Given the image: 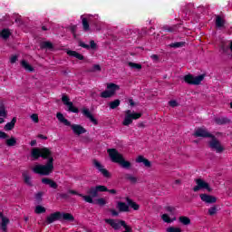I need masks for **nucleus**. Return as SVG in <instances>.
Wrapping results in <instances>:
<instances>
[{"label":"nucleus","mask_w":232,"mask_h":232,"mask_svg":"<svg viewBox=\"0 0 232 232\" xmlns=\"http://www.w3.org/2000/svg\"><path fill=\"white\" fill-rule=\"evenodd\" d=\"M211 140L208 142L209 148L211 150H215L216 153H222L224 151V147H222V144H220V140L215 137V135L212 134Z\"/></svg>","instance_id":"nucleus-7"},{"label":"nucleus","mask_w":232,"mask_h":232,"mask_svg":"<svg viewBox=\"0 0 232 232\" xmlns=\"http://www.w3.org/2000/svg\"><path fill=\"white\" fill-rule=\"evenodd\" d=\"M109 106H110L111 110H116V108H119V106H121V100L116 99V100L109 102Z\"/></svg>","instance_id":"nucleus-36"},{"label":"nucleus","mask_w":232,"mask_h":232,"mask_svg":"<svg viewBox=\"0 0 232 232\" xmlns=\"http://www.w3.org/2000/svg\"><path fill=\"white\" fill-rule=\"evenodd\" d=\"M60 197H61V198H69L70 196L66 193H61Z\"/></svg>","instance_id":"nucleus-62"},{"label":"nucleus","mask_w":232,"mask_h":232,"mask_svg":"<svg viewBox=\"0 0 232 232\" xmlns=\"http://www.w3.org/2000/svg\"><path fill=\"white\" fill-rule=\"evenodd\" d=\"M206 78V74H200L198 76H193V74H186L183 77V81L187 84L194 85V86H198L202 81Z\"/></svg>","instance_id":"nucleus-4"},{"label":"nucleus","mask_w":232,"mask_h":232,"mask_svg":"<svg viewBox=\"0 0 232 232\" xmlns=\"http://www.w3.org/2000/svg\"><path fill=\"white\" fill-rule=\"evenodd\" d=\"M226 24V21L223 20L222 16L217 15L216 16V26L218 28H222Z\"/></svg>","instance_id":"nucleus-30"},{"label":"nucleus","mask_w":232,"mask_h":232,"mask_svg":"<svg viewBox=\"0 0 232 232\" xmlns=\"http://www.w3.org/2000/svg\"><path fill=\"white\" fill-rule=\"evenodd\" d=\"M150 59L153 61V63H159V55L158 54H151Z\"/></svg>","instance_id":"nucleus-55"},{"label":"nucleus","mask_w":232,"mask_h":232,"mask_svg":"<svg viewBox=\"0 0 232 232\" xmlns=\"http://www.w3.org/2000/svg\"><path fill=\"white\" fill-rule=\"evenodd\" d=\"M121 222H124V220L112 218L105 219V223L109 224V226H111V227H112V229H114L115 231H119V229L122 227V224H121Z\"/></svg>","instance_id":"nucleus-9"},{"label":"nucleus","mask_w":232,"mask_h":232,"mask_svg":"<svg viewBox=\"0 0 232 232\" xmlns=\"http://www.w3.org/2000/svg\"><path fill=\"white\" fill-rule=\"evenodd\" d=\"M70 30L73 37H77V34H75L77 32V25H72Z\"/></svg>","instance_id":"nucleus-51"},{"label":"nucleus","mask_w":232,"mask_h":232,"mask_svg":"<svg viewBox=\"0 0 232 232\" xmlns=\"http://www.w3.org/2000/svg\"><path fill=\"white\" fill-rule=\"evenodd\" d=\"M31 119L35 123L39 122V115H37V114H32Z\"/></svg>","instance_id":"nucleus-53"},{"label":"nucleus","mask_w":232,"mask_h":232,"mask_svg":"<svg viewBox=\"0 0 232 232\" xmlns=\"http://www.w3.org/2000/svg\"><path fill=\"white\" fill-rule=\"evenodd\" d=\"M165 209L168 211V213H173V211H175L174 207H166Z\"/></svg>","instance_id":"nucleus-59"},{"label":"nucleus","mask_w":232,"mask_h":232,"mask_svg":"<svg viewBox=\"0 0 232 232\" xmlns=\"http://www.w3.org/2000/svg\"><path fill=\"white\" fill-rule=\"evenodd\" d=\"M100 97H102V99H110V97H113V94H111L107 89L101 93Z\"/></svg>","instance_id":"nucleus-42"},{"label":"nucleus","mask_w":232,"mask_h":232,"mask_svg":"<svg viewBox=\"0 0 232 232\" xmlns=\"http://www.w3.org/2000/svg\"><path fill=\"white\" fill-rule=\"evenodd\" d=\"M9 135L0 130V139H9Z\"/></svg>","instance_id":"nucleus-56"},{"label":"nucleus","mask_w":232,"mask_h":232,"mask_svg":"<svg viewBox=\"0 0 232 232\" xmlns=\"http://www.w3.org/2000/svg\"><path fill=\"white\" fill-rule=\"evenodd\" d=\"M22 177H23V179H24V184H26L27 186H33V184H32V179H31V178H30V176L28 175L27 172H24V173L22 174Z\"/></svg>","instance_id":"nucleus-33"},{"label":"nucleus","mask_w":232,"mask_h":232,"mask_svg":"<svg viewBox=\"0 0 232 232\" xmlns=\"http://www.w3.org/2000/svg\"><path fill=\"white\" fill-rule=\"evenodd\" d=\"M169 48H183L186 46V42H175L169 44Z\"/></svg>","instance_id":"nucleus-34"},{"label":"nucleus","mask_w":232,"mask_h":232,"mask_svg":"<svg viewBox=\"0 0 232 232\" xmlns=\"http://www.w3.org/2000/svg\"><path fill=\"white\" fill-rule=\"evenodd\" d=\"M41 50H53V44L51 42H42L40 44Z\"/></svg>","instance_id":"nucleus-28"},{"label":"nucleus","mask_w":232,"mask_h":232,"mask_svg":"<svg viewBox=\"0 0 232 232\" xmlns=\"http://www.w3.org/2000/svg\"><path fill=\"white\" fill-rule=\"evenodd\" d=\"M136 162H138V164H144L145 168H151V161L144 158V156H138Z\"/></svg>","instance_id":"nucleus-17"},{"label":"nucleus","mask_w":232,"mask_h":232,"mask_svg":"<svg viewBox=\"0 0 232 232\" xmlns=\"http://www.w3.org/2000/svg\"><path fill=\"white\" fill-rule=\"evenodd\" d=\"M107 152L109 153L111 162H114L115 164H120L122 159H124V156H122L117 149H108Z\"/></svg>","instance_id":"nucleus-6"},{"label":"nucleus","mask_w":232,"mask_h":232,"mask_svg":"<svg viewBox=\"0 0 232 232\" xmlns=\"http://www.w3.org/2000/svg\"><path fill=\"white\" fill-rule=\"evenodd\" d=\"M68 107V111H70L71 113H78L79 112V108L75 107L73 105V102L69 103V105H67Z\"/></svg>","instance_id":"nucleus-39"},{"label":"nucleus","mask_w":232,"mask_h":232,"mask_svg":"<svg viewBox=\"0 0 232 232\" xmlns=\"http://www.w3.org/2000/svg\"><path fill=\"white\" fill-rule=\"evenodd\" d=\"M62 102L65 106H69L70 104H72V102H70V97H68L67 95L62 96Z\"/></svg>","instance_id":"nucleus-45"},{"label":"nucleus","mask_w":232,"mask_h":232,"mask_svg":"<svg viewBox=\"0 0 232 232\" xmlns=\"http://www.w3.org/2000/svg\"><path fill=\"white\" fill-rule=\"evenodd\" d=\"M69 126L72 130L74 135H82V134L86 133V131H87L84 129V127H82V125H79V124H71Z\"/></svg>","instance_id":"nucleus-11"},{"label":"nucleus","mask_w":232,"mask_h":232,"mask_svg":"<svg viewBox=\"0 0 232 232\" xmlns=\"http://www.w3.org/2000/svg\"><path fill=\"white\" fill-rule=\"evenodd\" d=\"M129 66L130 68H134V70H142V65L140 63H133V62H130Z\"/></svg>","instance_id":"nucleus-43"},{"label":"nucleus","mask_w":232,"mask_h":232,"mask_svg":"<svg viewBox=\"0 0 232 232\" xmlns=\"http://www.w3.org/2000/svg\"><path fill=\"white\" fill-rule=\"evenodd\" d=\"M31 157H33L34 160H38L41 158L44 159V160H47L46 164H38L33 168V171L36 175L48 177V175L53 173V156L49 148H33L31 150Z\"/></svg>","instance_id":"nucleus-1"},{"label":"nucleus","mask_w":232,"mask_h":232,"mask_svg":"<svg viewBox=\"0 0 232 232\" xmlns=\"http://www.w3.org/2000/svg\"><path fill=\"white\" fill-rule=\"evenodd\" d=\"M110 212L111 213L112 217H119V212L115 209H110Z\"/></svg>","instance_id":"nucleus-60"},{"label":"nucleus","mask_w":232,"mask_h":232,"mask_svg":"<svg viewBox=\"0 0 232 232\" xmlns=\"http://www.w3.org/2000/svg\"><path fill=\"white\" fill-rule=\"evenodd\" d=\"M0 117H6V107H5L4 103H0ZM5 122V119L0 118V124Z\"/></svg>","instance_id":"nucleus-29"},{"label":"nucleus","mask_w":232,"mask_h":232,"mask_svg":"<svg viewBox=\"0 0 232 232\" xmlns=\"http://www.w3.org/2000/svg\"><path fill=\"white\" fill-rule=\"evenodd\" d=\"M43 195H44L43 192H38L35 194L34 198H35L37 204H41V202H43Z\"/></svg>","instance_id":"nucleus-46"},{"label":"nucleus","mask_w":232,"mask_h":232,"mask_svg":"<svg viewBox=\"0 0 232 232\" xmlns=\"http://www.w3.org/2000/svg\"><path fill=\"white\" fill-rule=\"evenodd\" d=\"M67 55H69V57H75L78 61H84V55L77 53L76 51L69 50L67 51Z\"/></svg>","instance_id":"nucleus-22"},{"label":"nucleus","mask_w":232,"mask_h":232,"mask_svg":"<svg viewBox=\"0 0 232 232\" xmlns=\"http://www.w3.org/2000/svg\"><path fill=\"white\" fill-rule=\"evenodd\" d=\"M34 213H36V215H41L43 213H46V208L41 205L36 206L35 209H34Z\"/></svg>","instance_id":"nucleus-40"},{"label":"nucleus","mask_w":232,"mask_h":232,"mask_svg":"<svg viewBox=\"0 0 232 232\" xmlns=\"http://www.w3.org/2000/svg\"><path fill=\"white\" fill-rule=\"evenodd\" d=\"M119 90H121V86H119L118 84H115V83L107 84V91H109L112 94V96L115 95V93L119 92Z\"/></svg>","instance_id":"nucleus-19"},{"label":"nucleus","mask_w":232,"mask_h":232,"mask_svg":"<svg viewBox=\"0 0 232 232\" xmlns=\"http://www.w3.org/2000/svg\"><path fill=\"white\" fill-rule=\"evenodd\" d=\"M208 214L210 215V217H213V215L217 214V207H211L208 209Z\"/></svg>","instance_id":"nucleus-50"},{"label":"nucleus","mask_w":232,"mask_h":232,"mask_svg":"<svg viewBox=\"0 0 232 232\" xmlns=\"http://www.w3.org/2000/svg\"><path fill=\"white\" fill-rule=\"evenodd\" d=\"M126 202L130 208L134 209V211H139V209H140V206L137 204L135 201H133L131 198H126Z\"/></svg>","instance_id":"nucleus-24"},{"label":"nucleus","mask_w":232,"mask_h":232,"mask_svg":"<svg viewBox=\"0 0 232 232\" xmlns=\"http://www.w3.org/2000/svg\"><path fill=\"white\" fill-rule=\"evenodd\" d=\"M179 220L181 224H183V226H189V224H191V219L186 216L179 217Z\"/></svg>","instance_id":"nucleus-35"},{"label":"nucleus","mask_w":232,"mask_h":232,"mask_svg":"<svg viewBox=\"0 0 232 232\" xmlns=\"http://www.w3.org/2000/svg\"><path fill=\"white\" fill-rule=\"evenodd\" d=\"M20 64L22 68H24V70H25L26 72H35L34 66L30 65V63L26 62V60H22Z\"/></svg>","instance_id":"nucleus-26"},{"label":"nucleus","mask_w":232,"mask_h":232,"mask_svg":"<svg viewBox=\"0 0 232 232\" xmlns=\"http://www.w3.org/2000/svg\"><path fill=\"white\" fill-rule=\"evenodd\" d=\"M121 168H124L125 169H130L131 168V162L124 160V158L121 160L119 163Z\"/></svg>","instance_id":"nucleus-37"},{"label":"nucleus","mask_w":232,"mask_h":232,"mask_svg":"<svg viewBox=\"0 0 232 232\" xmlns=\"http://www.w3.org/2000/svg\"><path fill=\"white\" fill-rule=\"evenodd\" d=\"M42 184H45L46 186H49L53 189H57L59 188V185L57 184V182L53 181V179L50 178H43Z\"/></svg>","instance_id":"nucleus-15"},{"label":"nucleus","mask_w":232,"mask_h":232,"mask_svg":"<svg viewBox=\"0 0 232 232\" xmlns=\"http://www.w3.org/2000/svg\"><path fill=\"white\" fill-rule=\"evenodd\" d=\"M193 135L194 137H202L203 139H210L213 136L204 128H198Z\"/></svg>","instance_id":"nucleus-10"},{"label":"nucleus","mask_w":232,"mask_h":232,"mask_svg":"<svg viewBox=\"0 0 232 232\" xmlns=\"http://www.w3.org/2000/svg\"><path fill=\"white\" fill-rule=\"evenodd\" d=\"M179 26H180V24H177L174 25H164L163 30L164 32H169V34H176V32L179 31Z\"/></svg>","instance_id":"nucleus-18"},{"label":"nucleus","mask_w":232,"mask_h":232,"mask_svg":"<svg viewBox=\"0 0 232 232\" xmlns=\"http://www.w3.org/2000/svg\"><path fill=\"white\" fill-rule=\"evenodd\" d=\"M11 64H14V63H17V55H13L10 58Z\"/></svg>","instance_id":"nucleus-57"},{"label":"nucleus","mask_w":232,"mask_h":232,"mask_svg":"<svg viewBox=\"0 0 232 232\" xmlns=\"http://www.w3.org/2000/svg\"><path fill=\"white\" fill-rule=\"evenodd\" d=\"M56 119L64 124V126H72V122L68 121V119L64 118V115L61 112H57Z\"/></svg>","instance_id":"nucleus-20"},{"label":"nucleus","mask_w":232,"mask_h":232,"mask_svg":"<svg viewBox=\"0 0 232 232\" xmlns=\"http://www.w3.org/2000/svg\"><path fill=\"white\" fill-rule=\"evenodd\" d=\"M105 191H107L108 193H111V195H117V190L116 189H108L107 188V190H105Z\"/></svg>","instance_id":"nucleus-61"},{"label":"nucleus","mask_w":232,"mask_h":232,"mask_svg":"<svg viewBox=\"0 0 232 232\" xmlns=\"http://www.w3.org/2000/svg\"><path fill=\"white\" fill-rule=\"evenodd\" d=\"M130 110L125 111V118L122 121L123 126H130V124H132L133 120H132L131 116L130 115Z\"/></svg>","instance_id":"nucleus-21"},{"label":"nucleus","mask_w":232,"mask_h":232,"mask_svg":"<svg viewBox=\"0 0 232 232\" xmlns=\"http://www.w3.org/2000/svg\"><path fill=\"white\" fill-rule=\"evenodd\" d=\"M92 164H93L94 168H96V169H98V171L100 173H102V175L105 179H110L111 177V174H110V171H108V169H104V166H102V164H101L99 162V160H92Z\"/></svg>","instance_id":"nucleus-8"},{"label":"nucleus","mask_w":232,"mask_h":232,"mask_svg":"<svg viewBox=\"0 0 232 232\" xmlns=\"http://www.w3.org/2000/svg\"><path fill=\"white\" fill-rule=\"evenodd\" d=\"M11 35H12V33L10 32V29H8V28H4L0 32V37L2 39H5V40L9 39Z\"/></svg>","instance_id":"nucleus-27"},{"label":"nucleus","mask_w":232,"mask_h":232,"mask_svg":"<svg viewBox=\"0 0 232 232\" xmlns=\"http://www.w3.org/2000/svg\"><path fill=\"white\" fill-rule=\"evenodd\" d=\"M57 220H64L65 222H74L75 218L73 217V215H72V213L56 211L48 216L45 219V222L46 224H53V222Z\"/></svg>","instance_id":"nucleus-2"},{"label":"nucleus","mask_w":232,"mask_h":232,"mask_svg":"<svg viewBox=\"0 0 232 232\" xmlns=\"http://www.w3.org/2000/svg\"><path fill=\"white\" fill-rule=\"evenodd\" d=\"M129 115L130 116L132 121H137L138 119H140L142 117V113H140V112H132L131 113V111H130V112H129Z\"/></svg>","instance_id":"nucleus-41"},{"label":"nucleus","mask_w":232,"mask_h":232,"mask_svg":"<svg viewBox=\"0 0 232 232\" xmlns=\"http://www.w3.org/2000/svg\"><path fill=\"white\" fill-rule=\"evenodd\" d=\"M82 24L84 32L90 31V22H88L87 18L82 17Z\"/></svg>","instance_id":"nucleus-38"},{"label":"nucleus","mask_w":232,"mask_h":232,"mask_svg":"<svg viewBox=\"0 0 232 232\" xmlns=\"http://www.w3.org/2000/svg\"><path fill=\"white\" fill-rule=\"evenodd\" d=\"M117 209L120 213H130V206L126 202L118 201L116 205Z\"/></svg>","instance_id":"nucleus-14"},{"label":"nucleus","mask_w":232,"mask_h":232,"mask_svg":"<svg viewBox=\"0 0 232 232\" xmlns=\"http://www.w3.org/2000/svg\"><path fill=\"white\" fill-rule=\"evenodd\" d=\"M195 182L197 184V186H195L193 188V191L195 193H197V191H200V189H207V191H208V193H211V191H213V188H211V187L209 186V183L204 181V179H196Z\"/></svg>","instance_id":"nucleus-5"},{"label":"nucleus","mask_w":232,"mask_h":232,"mask_svg":"<svg viewBox=\"0 0 232 232\" xmlns=\"http://www.w3.org/2000/svg\"><path fill=\"white\" fill-rule=\"evenodd\" d=\"M104 191H108V188L104 185H98L96 187H91L87 190V195H83V200L88 202V204H93V198H97L100 193H104Z\"/></svg>","instance_id":"nucleus-3"},{"label":"nucleus","mask_w":232,"mask_h":232,"mask_svg":"<svg viewBox=\"0 0 232 232\" xmlns=\"http://www.w3.org/2000/svg\"><path fill=\"white\" fill-rule=\"evenodd\" d=\"M15 122H17V118L14 117L10 122L5 125L4 130H5V131H12V129L15 128Z\"/></svg>","instance_id":"nucleus-25"},{"label":"nucleus","mask_w":232,"mask_h":232,"mask_svg":"<svg viewBox=\"0 0 232 232\" xmlns=\"http://www.w3.org/2000/svg\"><path fill=\"white\" fill-rule=\"evenodd\" d=\"M125 179L127 180H130V182H132L133 184H135V182H137V178L131 176V174H126Z\"/></svg>","instance_id":"nucleus-47"},{"label":"nucleus","mask_w":232,"mask_h":232,"mask_svg":"<svg viewBox=\"0 0 232 232\" xmlns=\"http://www.w3.org/2000/svg\"><path fill=\"white\" fill-rule=\"evenodd\" d=\"M161 218L164 222H167V224H170V222H171V218H169V216L168 214H163L161 216Z\"/></svg>","instance_id":"nucleus-49"},{"label":"nucleus","mask_w":232,"mask_h":232,"mask_svg":"<svg viewBox=\"0 0 232 232\" xmlns=\"http://www.w3.org/2000/svg\"><path fill=\"white\" fill-rule=\"evenodd\" d=\"M38 139H42L43 140H48V137L43 135V134H39L38 135Z\"/></svg>","instance_id":"nucleus-63"},{"label":"nucleus","mask_w":232,"mask_h":232,"mask_svg":"<svg viewBox=\"0 0 232 232\" xmlns=\"http://www.w3.org/2000/svg\"><path fill=\"white\" fill-rule=\"evenodd\" d=\"M167 232H182L180 227H170L167 228Z\"/></svg>","instance_id":"nucleus-48"},{"label":"nucleus","mask_w":232,"mask_h":232,"mask_svg":"<svg viewBox=\"0 0 232 232\" xmlns=\"http://www.w3.org/2000/svg\"><path fill=\"white\" fill-rule=\"evenodd\" d=\"M8 224H10V219H8V218H3L2 223L0 226L2 231L7 232L6 229H7Z\"/></svg>","instance_id":"nucleus-31"},{"label":"nucleus","mask_w":232,"mask_h":232,"mask_svg":"<svg viewBox=\"0 0 232 232\" xmlns=\"http://www.w3.org/2000/svg\"><path fill=\"white\" fill-rule=\"evenodd\" d=\"M82 113L87 118L89 119L92 124H94V126H97L99 124V121H97V119H95V117H93V114H92V112H90L89 109H82Z\"/></svg>","instance_id":"nucleus-13"},{"label":"nucleus","mask_w":232,"mask_h":232,"mask_svg":"<svg viewBox=\"0 0 232 232\" xmlns=\"http://www.w3.org/2000/svg\"><path fill=\"white\" fill-rule=\"evenodd\" d=\"M5 144L9 147L12 148L17 144V139L15 137L12 136L11 138L5 140Z\"/></svg>","instance_id":"nucleus-32"},{"label":"nucleus","mask_w":232,"mask_h":232,"mask_svg":"<svg viewBox=\"0 0 232 232\" xmlns=\"http://www.w3.org/2000/svg\"><path fill=\"white\" fill-rule=\"evenodd\" d=\"M79 46H81L82 48H85V50H90V48L92 50H95L97 48V44H95V41L92 40L90 42V45L84 44L82 41H79L78 42Z\"/></svg>","instance_id":"nucleus-16"},{"label":"nucleus","mask_w":232,"mask_h":232,"mask_svg":"<svg viewBox=\"0 0 232 232\" xmlns=\"http://www.w3.org/2000/svg\"><path fill=\"white\" fill-rule=\"evenodd\" d=\"M93 72H101V65L94 64L92 67Z\"/></svg>","instance_id":"nucleus-58"},{"label":"nucleus","mask_w":232,"mask_h":232,"mask_svg":"<svg viewBox=\"0 0 232 232\" xmlns=\"http://www.w3.org/2000/svg\"><path fill=\"white\" fill-rule=\"evenodd\" d=\"M199 197L202 202H205L206 204H215V202H217V198L215 196L200 194Z\"/></svg>","instance_id":"nucleus-12"},{"label":"nucleus","mask_w":232,"mask_h":232,"mask_svg":"<svg viewBox=\"0 0 232 232\" xmlns=\"http://www.w3.org/2000/svg\"><path fill=\"white\" fill-rule=\"evenodd\" d=\"M129 103H130V106H135V102H133L132 99L129 100Z\"/></svg>","instance_id":"nucleus-64"},{"label":"nucleus","mask_w":232,"mask_h":232,"mask_svg":"<svg viewBox=\"0 0 232 232\" xmlns=\"http://www.w3.org/2000/svg\"><path fill=\"white\" fill-rule=\"evenodd\" d=\"M69 193H70L71 195H77L78 197H82V198H83V197H84L83 194H81V193L77 192L76 190H72V189H70V190H69Z\"/></svg>","instance_id":"nucleus-52"},{"label":"nucleus","mask_w":232,"mask_h":232,"mask_svg":"<svg viewBox=\"0 0 232 232\" xmlns=\"http://www.w3.org/2000/svg\"><path fill=\"white\" fill-rule=\"evenodd\" d=\"M92 204H97L98 206H106V199H104L103 198H100L93 201Z\"/></svg>","instance_id":"nucleus-44"},{"label":"nucleus","mask_w":232,"mask_h":232,"mask_svg":"<svg viewBox=\"0 0 232 232\" xmlns=\"http://www.w3.org/2000/svg\"><path fill=\"white\" fill-rule=\"evenodd\" d=\"M169 106H171V108H175V107L179 106V103L175 100L169 101Z\"/></svg>","instance_id":"nucleus-54"},{"label":"nucleus","mask_w":232,"mask_h":232,"mask_svg":"<svg viewBox=\"0 0 232 232\" xmlns=\"http://www.w3.org/2000/svg\"><path fill=\"white\" fill-rule=\"evenodd\" d=\"M216 124H218V126H224V124H229L231 122V120L226 118V117H218L215 118Z\"/></svg>","instance_id":"nucleus-23"}]
</instances>
